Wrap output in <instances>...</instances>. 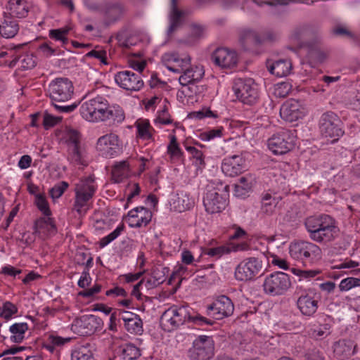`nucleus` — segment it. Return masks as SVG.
I'll list each match as a JSON object with an SVG mask.
<instances>
[{"label":"nucleus","instance_id":"1","mask_svg":"<svg viewBox=\"0 0 360 360\" xmlns=\"http://www.w3.org/2000/svg\"><path fill=\"white\" fill-rule=\"evenodd\" d=\"M304 225L309 238L316 243L331 242L339 235L335 220L328 214L309 217L305 219Z\"/></svg>","mask_w":360,"mask_h":360},{"label":"nucleus","instance_id":"2","mask_svg":"<svg viewBox=\"0 0 360 360\" xmlns=\"http://www.w3.org/2000/svg\"><path fill=\"white\" fill-rule=\"evenodd\" d=\"M191 321L198 326H212L214 321L200 315L193 316L187 305H172L164 311L160 317V324L165 330L172 331Z\"/></svg>","mask_w":360,"mask_h":360},{"label":"nucleus","instance_id":"3","mask_svg":"<svg viewBox=\"0 0 360 360\" xmlns=\"http://www.w3.org/2000/svg\"><path fill=\"white\" fill-rule=\"evenodd\" d=\"M73 85L68 78H56L49 84V94L51 100L56 103L53 105L60 112H72L77 106V104L60 105L69 101L73 94Z\"/></svg>","mask_w":360,"mask_h":360},{"label":"nucleus","instance_id":"4","mask_svg":"<svg viewBox=\"0 0 360 360\" xmlns=\"http://www.w3.org/2000/svg\"><path fill=\"white\" fill-rule=\"evenodd\" d=\"M97 186L93 175L81 179L75 188V202L73 210L79 216L84 215L89 209V202L94 195Z\"/></svg>","mask_w":360,"mask_h":360},{"label":"nucleus","instance_id":"5","mask_svg":"<svg viewBox=\"0 0 360 360\" xmlns=\"http://www.w3.org/2000/svg\"><path fill=\"white\" fill-rule=\"evenodd\" d=\"M321 252L318 245L306 240H294L289 245L290 257L304 264L314 263L320 258Z\"/></svg>","mask_w":360,"mask_h":360},{"label":"nucleus","instance_id":"6","mask_svg":"<svg viewBox=\"0 0 360 360\" xmlns=\"http://www.w3.org/2000/svg\"><path fill=\"white\" fill-rule=\"evenodd\" d=\"M295 131L283 129L268 139V147L275 155H283L292 150L295 146Z\"/></svg>","mask_w":360,"mask_h":360},{"label":"nucleus","instance_id":"7","mask_svg":"<svg viewBox=\"0 0 360 360\" xmlns=\"http://www.w3.org/2000/svg\"><path fill=\"white\" fill-rule=\"evenodd\" d=\"M108 100L97 96L84 102L80 108L82 116L89 122H99L102 120L108 105Z\"/></svg>","mask_w":360,"mask_h":360},{"label":"nucleus","instance_id":"8","mask_svg":"<svg viewBox=\"0 0 360 360\" xmlns=\"http://www.w3.org/2000/svg\"><path fill=\"white\" fill-rule=\"evenodd\" d=\"M319 125L321 134L326 138L338 140L344 134L342 122L333 112L328 111L322 114Z\"/></svg>","mask_w":360,"mask_h":360},{"label":"nucleus","instance_id":"9","mask_svg":"<svg viewBox=\"0 0 360 360\" xmlns=\"http://www.w3.org/2000/svg\"><path fill=\"white\" fill-rule=\"evenodd\" d=\"M262 262L258 258H246L236 266L235 278L240 281H251L262 274Z\"/></svg>","mask_w":360,"mask_h":360},{"label":"nucleus","instance_id":"10","mask_svg":"<svg viewBox=\"0 0 360 360\" xmlns=\"http://www.w3.org/2000/svg\"><path fill=\"white\" fill-rule=\"evenodd\" d=\"M233 88L236 96L242 103L248 105L257 103L259 94L257 85L252 79H238Z\"/></svg>","mask_w":360,"mask_h":360},{"label":"nucleus","instance_id":"11","mask_svg":"<svg viewBox=\"0 0 360 360\" xmlns=\"http://www.w3.org/2000/svg\"><path fill=\"white\" fill-rule=\"evenodd\" d=\"M290 285L289 276L283 272L276 271L265 278L263 288L266 294L275 296L283 294Z\"/></svg>","mask_w":360,"mask_h":360},{"label":"nucleus","instance_id":"12","mask_svg":"<svg viewBox=\"0 0 360 360\" xmlns=\"http://www.w3.org/2000/svg\"><path fill=\"white\" fill-rule=\"evenodd\" d=\"M214 349L212 338L200 335L193 341L188 354L191 360H210L214 355Z\"/></svg>","mask_w":360,"mask_h":360},{"label":"nucleus","instance_id":"13","mask_svg":"<svg viewBox=\"0 0 360 360\" xmlns=\"http://www.w3.org/2000/svg\"><path fill=\"white\" fill-rule=\"evenodd\" d=\"M321 34L320 28L311 24H300L294 27L289 34V39L299 48L305 47V43Z\"/></svg>","mask_w":360,"mask_h":360},{"label":"nucleus","instance_id":"14","mask_svg":"<svg viewBox=\"0 0 360 360\" xmlns=\"http://www.w3.org/2000/svg\"><path fill=\"white\" fill-rule=\"evenodd\" d=\"M234 305L231 300L226 295L217 297L212 304L207 307V315L216 320H221L231 316Z\"/></svg>","mask_w":360,"mask_h":360},{"label":"nucleus","instance_id":"15","mask_svg":"<svg viewBox=\"0 0 360 360\" xmlns=\"http://www.w3.org/2000/svg\"><path fill=\"white\" fill-rule=\"evenodd\" d=\"M101 320L94 315H84L74 320L71 326L72 331L80 336H88L94 334L101 328Z\"/></svg>","mask_w":360,"mask_h":360},{"label":"nucleus","instance_id":"16","mask_svg":"<svg viewBox=\"0 0 360 360\" xmlns=\"http://www.w3.org/2000/svg\"><path fill=\"white\" fill-rule=\"evenodd\" d=\"M97 150L106 158H114L122 150V144L117 135L110 133L101 136L96 143Z\"/></svg>","mask_w":360,"mask_h":360},{"label":"nucleus","instance_id":"17","mask_svg":"<svg viewBox=\"0 0 360 360\" xmlns=\"http://www.w3.org/2000/svg\"><path fill=\"white\" fill-rule=\"evenodd\" d=\"M203 205L207 212L210 214L219 213L224 210L226 199L219 193V190L212 186H207L203 198Z\"/></svg>","mask_w":360,"mask_h":360},{"label":"nucleus","instance_id":"18","mask_svg":"<svg viewBox=\"0 0 360 360\" xmlns=\"http://www.w3.org/2000/svg\"><path fill=\"white\" fill-rule=\"evenodd\" d=\"M116 83L122 89L129 91H139L143 86L140 75L129 70L121 71L115 75Z\"/></svg>","mask_w":360,"mask_h":360},{"label":"nucleus","instance_id":"19","mask_svg":"<svg viewBox=\"0 0 360 360\" xmlns=\"http://www.w3.org/2000/svg\"><path fill=\"white\" fill-rule=\"evenodd\" d=\"M307 49V57L311 64L322 63L327 58V52L323 48V39L321 33L314 39L305 43Z\"/></svg>","mask_w":360,"mask_h":360},{"label":"nucleus","instance_id":"20","mask_svg":"<svg viewBox=\"0 0 360 360\" xmlns=\"http://www.w3.org/2000/svg\"><path fill=\"white\" fill-rule=\"evenodd\" d=\"M245 159L239 155L225 158L221 163L222 172L229 176H236L246 170Z\"/></svg>","mask_w":360,"mask_h":360},{"label":"nucleus","instance_id":"21","mask_svg":"<svg viewBox=\"0 0 360 360\" xmlns=\"http://www.w3.org/2000/svg\"><path fill=\"white\" fill-rule=\"evenodd\" d=\"M214 63L221 68H231L236 65L238 56L234 51L226 48H218L212 54Z\"/></svg>","mask_w":360,"mask_h":360},{"label":"nucleus","instance_id":"22","mask_svg":"<svg viewBox=\"0 0 360 360\" xmlns=\"http://www.w3.org/2000/svg\"><path fill=\"white\" fill-rule=\"evenodd\" d=\"M319 300V293L314 290H309L306 294L300 295L297 301V304L303 315L310 316L316 313Z\"/></svg>","mask_w":360,"mask_h":360},{"label":"nucleus","instance_id":"23","mask_svg":"<svg viewBox=\"0 0 360 360\" xmlns=\"http://www.w3.org/2000/svg\"><path fill=\"white\" fill-rule=\"evenodd\" d=\"M161 62L169 71L180 73L181 68H184L191 65V57L186 56L180 58L176 52H167L162 56Z\"/></svg>","mask_w":360,"mask_h":360},{"label":"nucleus","instance_id":"24","mask_svg":"<svg viewBox=\"0 0 360 360\" xmlns=\"http://www.w3.org/2000/svg\"><path fill=\"white\" fill-rule=\"evenodd\" d=\"M280 115L285 121L292 122L302 118L304 112L298 101L290 99L282 105L280 109Z\"/></svg>","mask_w":360,"mask_h":360},{"label":"nucleus","instance_id":"25","mask_svg":"<svg viewBox=\"0 0 360 360\" xmlns=\"http://www.w3.org/2000/svg\"><path fill=\"white\" fill-rule=\"evenodd\" d=\"M129 225L134 228L147 226L152 219V212L144 207H137L128 212Z\"/></svg>","mask_w":360,"mask_h":360},{"label":"nucleus","instance_id":"26","mask_svg":"<svg viewBox=\"0 0 360 360\" xmlns=\"http://www.w3.org/2000/svg\"><path fill=\"white\" fill-rule=\"evenodd\" d=\"M239 42L245 51H250L261 45L260 34L251 29H243L239 33Z\"/></svg>","mask_w":360,"mask_h":360},{"label":"nucleus","instance_id":"27","mask_svg":"<svg viewBox=\"0 0 360 360\" xmlns=\"http://www.w3.org/2000/svg\"><path fill=\"white\" fill-rule=\"evenodd\" d=\"M182 73L179 78V83L182 86H186L188 84L193 83L200 80L203 75L204 71L202 68L198 66L191 67L185 66L184 68H181Z\"/></svg>","mask_w":360,"mask_h":360},{"label":"nucleus","instance_id":"28","mask_svg":"<svg viewBox=\"0 0 360 360\" xmlns=\"http://www.w3.org/2000/svg\"><path fill=\"white\" fill-rule=\"evenodd\" d=\"M184 12L177 7V0H171L169 12V26L167 34L172 35L182 24Z\"/></svg>","mask_w":360,"mask_h":360},{"label":"nucleus","instance_id":"29","mask_svg":"<svg viewBox=\"0 0 360 360\" xmlns=\"http://www.w3.org/2000/svg\"><path fill=\"white\" fill-rule=\"evenodd\" d=\"M356 345L352 340H340L334 345L333 352L337 359L344 360L355 352Z\"/></svg>","mask_w":360,"mask_h":360},{"label":"nucleus","instance_id":"30","mask_svg":"<svg viewBox=\"0 0 360 360\" xmlns=\"http://www.w3.org/2000/svg\"><path fill=\"white\" fill-rule=\"evenodd\" d=\"M103 11L106 19L110 22H114L122 18L126 9L120 2L111 1L105 4Z\"/></svg>","mask_w":360,"mask_h":360},{"label":"nucleus","instance_id":"31","mask_svg":"<svg viewBox=\"0 0 360 360\" xmlns=\"http://www.w3.org/2000/svg\"><path fill=\"white\" fill-rule=\"evenodd\" d=\"M12 18H25L29 12V6L25 0H10L6 6Z\"/></svg>","mask_w":360,"mask_h":360},{"label":"nucleus","instance_id":"32","mask_svg":"<svg viewBox=\"0 0 360 360\" xmlns=\"http://www.w3.org/2000/svg\"><path fill=\"white\" fill-rule=\"evenodd\" d=\"M271 74L282 77L288 75L291 71L292 64L289 60L281 59L267 66Z\"/></svg>","mask_w":360,"mask_h":360},{"label":"nucleus","instance_id":"33","mask_svg":"<svg viewBox=\"0 0 360 360\" xmlns=\"http://www.w3.org/2000/svg\"><path fill=\"white\" fill-rule=\"evenodd\" d=\"M19 30L18 22L11 16H6L0 24V34L5 38L15 37Z\"/></svg>","mask_w":360,"mask_h":360},{"label":"nucleus","instance_id":"34","mask_svg":"<svg viewBox=\"0 0 360 360\" xmlns=\"http://www.w3.org/2000/svg\"><path fill=\"white\" fill-rule=\"evenodd\" d=\"M35 231L45 236L54 234L56 232V227L53 219L49 217H41L35 221Z\"/></svg>","mask_w":360,"mask_h":360},{"label":"nucleus","instance_id":"35","mask_svg":"<svg viewBox=\"0 0 360 360\" xmlns=\"http://www.w3.org/2000/svg\"><path fill=\"white\" fill-rule=\"evenodd\" d=\"M68 159L74 165H86L84 160V150L80 145H72L68 147Z\"/></svg>","mask_w":360,"mask_h":360},{"label":"nucleus","instance_id":"36","mask_svg":"<svg viewBox=\"0 0 360 360\" xmlns=\"http://www.w3.org/2000/svg\"><path fill=\"white\" fill-rule=\"evenodd\" d=\"M129 175V167L127 161H121L116 163L112 169V180L115 183H120Z\"/></svg>","mask_w":360,"mask_h":360},{"label":"nucleus","instance_id":"37","mask_svg":"<svg viewBox=\"0 0 360 360\" xmlns=\"http://www.w3.org/2000/svg\"><path fill=\"white\" fill-rule=\"evenodd\" d=\"M105 115L101 121L110 120L113 122L120 123L124 120V113L123 110L118 105H110L108 103Z\"/></svg>","mask_w":360,"mask_h":360},{"label":"nucleus","instance_id":"38","mask_svg":"<svg viewBox=\"0 0 360 360\" xmlns=\"http://www.w3.org/2000/svg\"><path fill=\"white\" fill-rule=\"evenodd\" d=\"M135 126L137 129V136L140 139L144 140L152 139L154 129L150 126L148 120L139 119L136 122Z\"/></svg>","mask_w":360,"mask_h":360},{"label":"nucleus","instance_id":"39","mask_svg":"<svg viewBox=\"0 0 360 360\" xmlns=\"http://www.w3.org/2000/svg\"><path fill=\"white\" fill-rule=\"evenodd\" d=\"M194 205V200L186 193L177 194L176 199L174 201V206L176 211L182 212L189 210Z\"/></svg>","mask_w":360,"mask_h":360},{"label":"nucleus","instance_id":"40","mask_svg":"<svg viewBox=\"0 0 360 360\" xmlns=\"http://www.w3.org/2000/svg\"><path fill=\"white\" fill-rule=\"evenodd\" d=\"M28 330L27 323H16L10 326V332L13 334L11 340L13 342H21L25 337V332Z\"/></svg>","mask_w":360,"mask_h":360},{"label":"nucleus","instance_id":"41","mask_svg":"<svg viewBox=\"0 0 360 360\" xmlns=\"http://www.w3.org/2000/svg\"><path fill=\"white\" fill-rule=\"evenodd\" d=\"M90 345H81L75 347L72 352V360H94L93 353L89 348Z\"/></svg>","mask_w":360,"mask_h":360},{"label":"nucleus","instance_id":"42","mask_svg":"<svg viewBox=\"0 0 360 360\" xmlns=\"http://www.w3.org/2000/svg\"><path fill=\"white\" fill-rule=\"evenodd\" d=\"M16 61L20 63L22 70H32L37 64V58L33 54H25L14 59L12 62L15 63Z\"/></svg>","mask_w":360,"mask_h":360},{"label":"nucleus","instance_id":"43","mask_svg":"<svg viewBox=\"0 0 360 360\" xmlns=\"http://www.w3.org/2000/svg\"><path fill=\"white\" fill-rule=\"evenodd\" d=\"M277 200L269 193H266L262 197L261 212L265 214L271 215L274 213Z\"/></svg>","mask_w":360,"mask_h":360},{"label":"nucleus","instance_id":"44","mask_svg":"<svg viewBox=\"0 0 360 360\" xmlns=\"http://www.w3.org/2000/svg\"><path fill=\"white\" fill-rule=\"evenodd\" d=\"M126 330L130 333L141 334L143 331V322L139 315L124 324Z\"/></svg>","mask_w":360,"mask_h":360},{"label":"nucleus","instance_id":"45","mask_svg":"<svg viewBox=\"0 0 360 360\" xmlns=\"http://www.w3.org/2000/svg\"><path fill=\"white\" fill-rule=\"evenodd\" d=\"M259 34L261 45L266 43H274L280 39V33L272 29H266Z\"/></svg>","mask_w":360,"mask_h":360},{"label":"nucleus","instance_id":"46","mask_svg":"<svg viewBox=\"0 0 360 360\" xmlns=\"http://www.w3.org/2000/svg\"><path fill=\"white\" fill-rule=\"evenodd\" d=\"M70 29L68 27H63L60 29H54L49 30V37L56 41H60L63 44L68 43V39L67 34H68Z\"/></svg>","mask_w":360,"mask_h":360},{"label":"nucleus","instance_id":"47","mask_svg":"<svg viewBox=\"0 0 360 360\" xmlns=\"http://www.w3.org/2000/svg\"><path fill=\"white\" fill-rule=\"evenodd\" d=\"M124 358L127 360H135L141 356L139 347L133 344H127L122 351Z\"/></svg>","mask_w":360,"mask_h":360},{"label":"nucleus","instance_id":"48","mask_svg":"<svg viewBox=\"0 0 360 360\" xmlns=\"http://www.w3.org/2000/svg\"><path fill=\"white\" fill-rule=\"evenodd\" d=\"M292 86L288 82L278 83L274 86V94L277 98H285L290 92Z\"/></svg>","mask_w":360,"mask_h":360},{"label":"nucleus","instance_id":"49","mask_svg":"<svg viewBox=\"0 0 360 360\" xmlns=\"http://www.w3.org/2000/svg\"><path fill=\"white\" fill-rule=\"evenodd\" d=\"M224 128L222 127L212 129L200 134V138L203 141H209L217 137L222 136Z\"/></svg>","mask_w":360,"mask_h":360},{"label":"nucleus","instance_id":"50","mask_svg":"<svg viewBox=\"0 0 360 360\" xmlns=\"http://www.w3.org/2000/svg\"><path fill=\"white\" fill-rule=\"evenodd\" d=\"M347 104L354 110H360V93L350 91L346 97Z\"/></svg>","mask_w":360,"mask_h":360},{"label":"nucleus","instance_id":"51","mask_svg":"<svg viewBox=\"0 0 360 360\" xmlns=\"http://www.w3.org/2000/svg\"><path fill=\"white\" fill-rule=\"evenodd\" d=\"M18 312V308L15 304L10 302H6L1 308L0 311V316L4 319L8 320L10 319L13 315L15 314Z\"/></svg>","mask_w":360,"mask_h":360},{"label":"nucleus","instance_id":"52","mask_svg":"<svg viewBox=\"0 0 360 360\" xmlns=\"http://www.w3.org/2000/svg\"><path fill=\"white\" fill-rule=\"evenodd\" d=\"M35 204L38 209L46 216L49 217L51 214L49 204L46 198L41 194H36Z\"/></svg>","mask_w":360,"mask_h":360},{"label":"nucleus","instance_id":"53","mask_svg":"<svg viewBox=\"0 0 360 360\" xmlns=\"http://www.w3.org/2000/svg\"><path fill=\"white\" fill-rule=\"evenodd\" d=\"M356 286H360V278L348 277L341 281L339 288L341 291H347Z\"/></svg>","mask_w":360,"mask_h":360},{"label":"nucleus","instance_id":"54","mask_svg":"<svg viewBox=\"0 0 360 360\" xmlns=\"http://www.w3.org/2000/svg\"><path fill=\"white\" fill-rule=\"evenodd\" d=\"M68 186L69 184L68 182L64 181H60L50 189V195L53 199L59 198L64 193Z\"/></svg>","mask_w":360,"mask_h":360},{"label":"nucleus","instance_id":"55","mask_svg":"<svg viewBox=\"0 0 360 360\" xmlns=\"http://www.w3.org/2000/svg\"><path fill=\"white\" fill-rule=\"evenodd\" d=\"M229 252H230L229 248L224 245H221L216 248H207L204 252L205 254L215 258H219L224 254Z\"/></svg>","mask_w":360,"mask_h":360},{"label":"nucleus","instance_id":"56","mask_svg":"<svg viewBox=\"0 0 360 360\" xmlns=\"http://www.w3.org/2000/svg\"><path fill=\"white\" fill-rule=\"evenodd\" d=\"M164 103L165 104L162 107V109L159 112L158 116L155 119V122L162 124H169L172 122V120L169 115L168 108L166 105L167 100L165 99Z\"/></svg>","mask_w":360,"mask_h":360},{"label":"nucleus","instance_id":"57","mask_svg":"<svg viewBox=\"0 0 360 360\" xmlns=\"http://www.w3.org/2000/svg\"><path fill=\"white\" fill-rule=\"evenodd\" d=\"M186 150L191 154L194 159V163L196 166L200 167L205 165L204 157L202 151L193 146H187Z\"/></svg>","mask_w":360,"mask_h":360},{"label":"nucleus","instance_id":"58","mask_svg":"<svg viewBox=\"0 0 360 360\" xmlns=\"http://www.w3.org/2000/svg\"><path fill=\"white\" fill-rule=\"evenodd\" d=\"M122 229H123L122 227L118 226L110 234L101 238L99 242L100 247L104 248L105 246L108 245L110 243H111L112 240H114L115 238H117L121 233Z\"/></svg>","mask_w":360,"mask_h":360},{"label":"nucleus","instance_id":"59","mask_svg":"<svg viewBox=\"0 0 360 360\" xmlns=\"http://www.w3.org/2000/svg\"><path fill=\"white\" fill-rule=\"evenodd\" d=\"M167 150L173 158H179L181 155V151L177 143L175 136L171 137L170 143L167 146Z\"/></svg>","mask_w":360,"mask_h":360},{"label":"nucleus","instance_id":"60","mask_svg":"<svg viewBox=\"0 0 360 360\" xmlns=\"http://www.w3.org/2000/svg\"><path fill=\"white\" fill-rule=\"evenodd\" d=\"M67 143L68 147L72 145H80V134L73 129H69L67 131Z\"/></svg>","mask_w":360,"mask_h":360},{"label":"nucleus","instance_id":"61","mask_svg":"<svg viewBox=\"0 0 360 360\" xmlns=\"http://www.w3.org/2000/svg\"><path fill=\"white\" fill-rule=\"evenodd\" d=\"M168 272V268L166 267H156L151 274V276L159 283L162 284L166 279L165 274Z\"/></svg>","mask_w":360,"mask_h":360},{"label":"nucleus","instance_id":"62","mask_svg":"<svg viewBox=\"0 0 360 360\" xmlns=\"http://www.w3.org/2000/svg\"><path fill=\"white\" fill-rule=\"evenodd\" d=\"M292 272L302 278H311L318 275L320 271L316 270H301L298 269H292Z\"/></svg>","mask_w":360,"mask_h":360},{"label":"nucleus","instance_id":"63","mask_svg":"<svg viewBox=\"0 0 360 360\" xmlns=\"http://www.w3.org/2000/svg\"><path fill=\"white\" fill-rule=\"evenodd\" d=\"M193 116L197 119L201 120L205 117L217 118L218 115L208 108H203L199 111L193 112Z\"/></svg>","mask_w":360,"mask_h":360},{"label":"nucleus","instance_id":"64","mask_svg":"<svg viewBox=\"0 0 360 360\" xmlns=\"http://www.w3.org/2000/svg\"><path fill=\"white\" fill-rule=\"evenodd\" d=\"M252 176L247 175L239 179V184L236 186L237 191L242 188L245 191L250 190L252 187Z\"/></svg>","mask_w":360,"mask_h":360}]
</instances>
